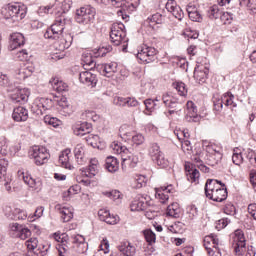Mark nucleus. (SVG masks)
Here are the masks:
<instances>
[{"instance_id": "f257e3e1", "label": "nucleus", "mask_w": 256, "mask_h": 256, "mask_svg": "<svg viewBox=\"0 0 256 256\" xmlns=\"http://www.w3.org/2000/svg\"><path fill=\"white\" fill-rule=\"evenodd\" d=\"M205 195L208 199L221 203L227 199V187L221 181L208 179L205 184Z\"/></svg>"}, {"instance_id": "f03ea898", "label": "nucleus", "mask_w": 256, "mask_h": 256, "mask_svg": "<svg viewBox=\"0 0 256 256\" xmlns=\"http://www.w3.org/2000/svg\"><path fill=\"white\" fill-rule=\"evenodd\" d=\"M110 40L113 43V45H122V51L124 53L127 52V43H129V38H127L125 25L113 24L110 31Z\"/></svg>"}, {"instance_id": "7ed1b4c3", "label": "nucleus", "mask_w": 256, "mask_h": 256, "mask_svg": "<svg viewBox=\"0 0 256 256\" xmlns=\"http://www.w3.org/2000/svg\"><path fill=\"white\" fill-rule=\"evenodd\" d=\"M155 103V109H159L161 107V101H163L165 107H168L169 115H173L174 113H179L181 111V102L177 99V97L171 95V93L166 92L162 95V97H156L152 99Z\"/></svg>"}, {"instance_id": "20e7f679", "label": "nucleus", "mask_w": 256, "mask_h": 256, "mask_svg": "<svg viewBox=\"0 0 256 256\" xmlns=\"http://www.w3.org/2000/svg\"><path fill=\"white\" fill-rule=\"evenodd\" d=\"M148 155L152 159L153 163L160 167V169H167V167H169V159L165 157V154L161 151L159 144H150Z\"/></svg>"}, {"instance_id": "39448f33", "label": "nucleus", "mask_w": 256, "mask_h": 256, "mask_svg": "<svg viewBox=\"0 0 256 256\" xmlns=\"http://www.w3.org/2000/svg\"><path fill=\"white\" fill-rule=\"evenodd\" d=\"M207 163L211 167L219 165L221 159H223V148L215 143L208 144L206 146Z\"/></svg>"}, {"instance_id": "423d86ee", "label": "nucleus", "mask_w": 256, "mask_h": 256, "mask_svg": "<svg viewBox=\"0 0 256 256\" xmlns=\"http://www.w3.org/2000/svg\"><path fill=\"white\" fill-rule=\"evenodd\" d=\"M65 17L61 16L49 27L44 33L45 39H61L63 37V31H65Z\"/></svg>"}, {"instance_id": "0eeeda50", "label": "nucleus", "mask_w": 256, "mask_h": 256, "mask_svg": "<svg viewBox=\"0 0 256 256\" xmlns=\"http://www.w3.org/2000/svg\"><path fill=\"white\" fill-rule=\"evenodd\" d=\"M95 8L87 5L76 10L75 21L79 25H89L95 19Z\"/></svg>"}, {"instance_id": "6e6552de", "label": "nucleus", "mask_w": 256, "mask_h": 256, "mask_svg": "<svg viewBox=\"0 0 256 256\" xmlns=\"http://www.w3.org/2000/svg\"><path fill=\"white\" fill-rule=\"evenodd\" d=\"M4 11L6 12V18L14 19V21H21L25 19V15H27V6L21 3H13L8 4Z\"/></svg>"}, {"instance_id": "1a4fd4ad", "label": "nucleus", "mask_w": 256, "mask_h": 256, "mask_svg": "<svg viewBox=\"0 0 256 256\" xmlns=\"http://www.w3.org/2000/svg\"><path fill=\"white\" fill-rule=\"evenodd\" d=\"M136 57L142 63H153V61H157V49L144 45L138 50Z\"/></svg>"}, {"instance_id": "9d476101", "label": "nucleus", "mask_w": 256, "mask_h": 256, "mask_svg": "<svg viewBox=\"0 0 256 256\" xmlns=\"http://www.w3.org/2000/svg\"><path fill=\"white\" fill-rule=\"evenodd\" d=\"M10 234L16 239H22V241H25V239H29V237H31V230L25 225L12 223L10 224Z\"/></svg>"}, {"instance_id": "9b49d317", "label": "nucleus", "mask_w": 256, "mask_h": 256, "mask_svg": "<svg viewBox=\"0 0 256 256\" xmlns=\"http://www.w3.org/2000/svg\"><path fill=\"white\" fill-rule=\"evenodd\" d=\"M31 156L33 157L36 165H45L49 161V152L45 147H34Z\"/></svg>"}, {"instance_id": "f8f14e48", "label": "nucleus", "mask_w": 256, "mask_h": 256, "mask_svg": "<svg viewBox=\"0 0 256 256\" xmlns=\"http://www.w3.org/2000/svg\"><path fill=\"white\" fill-rule=\"evenodd\" d=\"M149 196L138 194L130 204L131 211H145L149 207Z\"/></svg>"}, {"instance_id": "ddd939ff", "label": "nucleus", "mask_w": 256, "mask_h": 256, "mask_svg": "<svg viewBox=\"0 0 256 256\" xmlns=\"http://www.w3.org/2000/svg\"><path fill=\"white\" fill-rule=\"evenodd\" d=\"M29 95H31V92L27 88L16 89L10 95V99L14 103H20V105H23L29 101Z\"/></svg>"}, {"instance_id": "4468645a", "label": "nucleus", "mask_w": 256, "mask_h": 256, "mask_svg": "<svg viewBox=\"0 0 256 256\" xmlns=\"http://www.w3.org/2000/svg\"><path fill=\"white\" fill-rule=\"evenodd\" d=\"M73 133L78 137H87L93 129V126L89 122H76L73 126Z\"/></svg>"}, {"instance_id": "2eb2a0df", "label": "nucleus", "mask_w": 256, "mask_h": 256, "mask_svg": "<svg viewBox=\"0 0 256 256\" xmlns=\"http://www.w3.org/2000/svg\"><path fill=\"white\" fill-rule=\"evenodd\" d=\"M72 243L75 248L76 253H87V249H89V245L85 241V237L80 234L72 235Z\"/></svg>"}, {"instance_id": "dca6fc26", "label": "nucleus", "mask_w": 256, "mask_h": 256, "mask_svg": "<svg viewBox=\"0 0 256 256\" xmlns=\"http://www.w3.org/2000/svg\"><path fill=\"white\" fill-rule=\"evenodd\" d=\"M137 163H139V156L131 153L129 150L126 154L122 155V169H127V166L135 169Z\"/></svg>"}, {"instance_id": "f3484780", "label": "nucleus", "mask_w": 256, "mask_h": 256, "mask_svg": "<svg viewBox=\"0 0 256 256\" xmlns=\"http://www.w3.org/2000/svg\"><path fill=\"white\" fill-rule=\"evenodd\" d=\"M209 75V68L203 64L196 65L194 69V79L197 83H205Z\"/></svg>"}, {"instance_id": "a211bd4d", "label": "nucleus", "mask_w": 256, "mask_h": 256, "mask_svg": "<svg viewBox=\"0 0 256 256\" xmlns=\"http://www.w3.org/2000/svg\"><path fill=\"white\" fill-rule=\"evenodd\" d=\"M23 45H25V36L22 33L15 32L10 36L8 47L10 51H15V49H19Z\"/></svg>"}, {"instance_id": "6ab92c4d", "label": "nucleus", "mask_w": 256, "mask_h": 256, "mask_svg": "<svg viewBox=\"0 0 256 256\" xmlns=\"http://www.w3.org/2000/svg\"><path fill=\"white\" fill-rule=\"evenodd\" d=\"M234 243L236 244L234 249L235 253H242L243 249L246 247V240H245V234L243 233V230L238 229L234 232Z\"/></svg>"}, {"instance_id": "aec40b11", "label": "nucleus", "mask_w": 256, "mask_h": 256, "mask_svg": "<svg viewBox=\"0 0 256 256\" xmlns=\"http://www.w3.org/2000/svg\"><path fill=\"white\" fill-rule=\"evenodd\" d=\"M56 211L60 213L61 220L63 223H69L71 219H73V208L72 207H67V206H62L61 204H57L55 206Z\"/></svg>"}, {"instance_id": "412c9836", "label": "nucleus", "mask_w": 256, "mask_h": 256, "mask_svg": "<svg viewBox=\"0 0 256 256\" xmlns=\"http://www.w3.org/2000/svg\"><path fill=\"white\" fill-rule=\"evenodd\" d=\"M80 82L88 87H95L97 85V76L89 71H82L79 74Z\"/></svg>"}, {"instance_id": "4be33fe9", "label": "nucleus", "mask_w": 256, "mask_h": 256, "mask_svg": "<svg viewBox=\"0 0 256 256\" xmlns=\"http://www.w3.org/2000/svg\"><path fill=\"white\" fill-rule=\"evenodd\" d=\"M171 187L172 186H161L155 189V197L156 199H159L160 203L165 204L167 201H169V193H171Z\"/></svg>"}, {"instance_id": "5701e85b", "label": "nucleus", "mask_w": 256, "mask_h": 256, "mask_svg": "<svg viewBox=\"0 0 256 256\" xmlns=\"http://www.w3.org/2000/svg\"><path fill=\"white\" fill-rule=\"evenodd\" d=\"M12 118L18 123L27 121L29 119V111L23 106L16 107L13 110Z\"/></svg>"}, {"instance_id": "b1692460", "label": "nucleus", "mask_w": 256, "mask_h": 256, "mask_svg": "<svg viewBox=\"0 0 256 256\" xmlns=\"http://www.w3.org/2000/svg\"><path fill=\"white\" fill-rule=\"evenodd\" d=\"M186 107L188 109V116L190 117L186 118V121H188L189 123H199V121H201V118L197 114V106L195 105V103H193V101H188Z\"/></svg>"}, {"instance_id": "393cba45", "label": "nucleus", "mask_w": 256, "mask_h": 256, "mask_svg": "<svg viewBox=\"0 0 256 256\" xmlns=\"http://www.w3.org/2000/svg\"><path fill=\"white\" fill-rule=\"evenodd\" d=\"M166 9L169 13H172L173 17L178 19V21L183 19V10L181 9V6H178L175 2H167Z\"/></svg>"}, {"instance_id": "a878e982", "label": "nucleus", "mask_w": 256, "mask_h": 256, "mask_svg": "<svg viewBox=\"0 0 256 256\" xmlns=\"http://www.w3.org/2000/svg\"><path fill=\"white\" fill-rule=\"evenodd\" d=\"M120 253L124 256H135L137 253V248L135 245L131 244L130 242H124L118 247Z\"/></svg>"}, {"instance_id": "bb28decb", "label": "nucleus", "mask_w": 256, "mask_h": 256, "mask_svg": "<svg viewBox=\"0 0 256 256\" xmlns=\"http://www.w3.org/2000/svg\"><path fill=\"white\" fill-rule=\"evenodd\" d=\"M59 111L64 117H69L73 113V107L67 101V98H61L58 101Z\"/></svg>"}, {"instance_id": "cd10ccee", "label": "nucleus", "mask_w": 256, "mask_h": 256, "mask_svg": "<svg viewBox=\"0 0 256 256\" xmlns=\"http://www.w3.org/2000/svg\"><path fill=\"white\" fill-rule=\"evenodd\" d=\"M74 156L78 165L85 164V145L77 144L74 148Z\"/></svg>"}, {"instance_id": "c85d7f7f", "label": "nucleus", "mask_w": 256, "mask_h": 256, "mask_svg": "<svg viewBox=\"0 0 256 256\" xmlns=\"http://www.w3.org/2000/svg\"><path fill=\"white\" fill-rule=\"evenodd\" d=\"M105 168L109 173H117L119 171V160L113 156H108L106 158Z\"/></svg>"}, {"instance_id": "c756f323", "label": "nucleus", "mask_w": 256, "mask_h": 256, "mask_svg": "<svg viewBox=\"0 0 256 256\" xmlns=\"http://www.w3.org/2000/svg\"><path fill=\"white\" fill-rule=\"evenodd\" d=\"M69 155H71V149H65L59 156V163L65 169H73V166H71V163L69 162Z\"/></svg>"}, {"instance_id": "7c9ffc66", "label": "nucleus", "mask_w": 256, "mask_h": 256, "mask_svg": "<svg viewBox=\"0 0 256 256\" xmlns=\"http://www.w3.org/2000/svg\"><path fill=\"white\" fill-rule=\"evenodd\" d=\"M101 69L104 77H112L113 73H117V63L110 62L108 64H104L101 66Z\"/></svg>"}, {"instance_id": "2f4dec72", "label": "nucleus", "mask_w": 256, "mask_h": 256, "mask_svg": "<svg viewBox=\"0 0 256 256\" xmlns=\"http://www.w3.org/2000/svg\"><path fill=\"white\" fill-rule=\"evenodd\" d=\"M133 134V127L129 124H123L119 129V136L121 139H124V141H128L131 139Z\"/></svg>"}, {"instance_id": "473e14b6", "label": "nucleus", "mask_w": 256, "mask_h": 256, "mask_svg": "<svg viewBox=\"0 0 256 256\" xmlns=\"http://www.w3.org/2000/svg\"><path fill=\"white\" fill-rule=\"evenodd\" d=\"M59 39L60 40L58 41V45L60 51H65V49H69L71 47V44L73 43V36H71V34H66Z\"/></svg>"}, {"instance_id": "72a5a7b5", "label": "nucleus", "mask_w": 256, "mask_h": 256, "mask_svg": "<svg viewBox=\"0 0 256 256\" xmlns=\"http://www.w3.org/2000/svg\"><path fill=\"white\" fill-rule=\"evenodd\" d=\"M235 99V95L231 92H226L222 95V102L225 107H230V109H235L237 107V103L233 101Z\"/></svg>"}, {"instance_id": "f704fd0d", "label": "nucleus", "mask_w": 256, "mask_h": 256, "mask_svg": "<svg viewBox=\"0 0 256 256\" xmlns=\"http://www.w3.org/2000/svg\"><path fill=\"white\" fill-rule=\"evenodd\" d=\"M81 171L82 177H88L89 179H93V177H95V175H97L99 171V166L95 164L89 165L88 168H83L81 169Z\"/></svg>"}, {"instance_id": "c9c22d12", "label": "nucleus", "mask_w": 256, "mask_h": 256, "mask_svg": "<svg viewBox=\"0 0 256 256\" xmlns=\"http://www.w3.org/2000/svg\"><path fill=\"white\" fill-rule=\"evenodd\" d=\"M159 23H161V14L159 13L152 15L145 21L147 27H149V29H151L152 31H155V29H157V25H159Z\"/></svg>"}, {"instance_id": "e433bc0d", "label": "nucleus", "mask_w": 256, "mask_h": 256, "mask_svg": "<svg viewBox=\"0 0 256 256\" xmlns=\"http://www.w3.org/2000/svg\"><path fill=\"white\" fill-rule=\"evenodd\" d=\"M34 71L35 68H33V66H23L17 72L18 79H27V77L33 75Z\"/></svg>"}, {"instance_id": "4c0bfd02", "label": "nucleus", "mask_w": 256, "mask_h": 256, "mask_svg": "<svg viewBox=\"0 0 256 256\" xmlns=\"http://www.w3.org/2000/svg\"><path fill=\"white\" fill-rule=\"evenodd\" d=\"M50 84L52 85L54 91H57V93H63V91H67V84L63 81H59L57 78L51 79Z\"/></svg>"}, {"instance_id": "58836bf2", "label": "nucleus", "mask_w": 256, "mask_h": 256, "mask_svg": "<svg viewBox=\"0 0 256 256\" xmlns=\"http://www.w3.org/2000/svg\"><path fill=\"white\" fill-rule=\"evenodd\" d=\"M111 149L116 153V155H121V159L123 160V155H126V153L129 151L123 144L118 142H113L110 145Z\"/></svg>"}, {"instance_id": "ea45409f", "label": "nucleus", "mask_w": 256, "mask_h": 256, "mask_svg": "<svg viewBox=\"0 0 256 256\" xmlns=\"http://www.w3.org/2000/svg\"><path fill=\"white\" fill-rule=\"evenodd\" d=\"M18 177L20 180L24 181L26 185H28L32 189H35V185H37V182L31 176L25 175V172L23 171H18Z\"/></svg>"}, {"instance_id": "a19ab883", "label": "nucleus", "mask_w": 256, "mask_h": 256, "mask_svg": "<svg viewBox=\"0 0 256 256\" xmlns=\"http://www.w3.org/2000/svg\"><path fill=\"white\" fill-rule=\"evenodd\" d=\"M179 213H180V210H179V205L177 203H172L167 207L166 215H168V217L179 219V216H180Z\"/></svg>"}, {"instance_id": "79ce46f5", "label": "nucleus", "mask_w": 256, "mask_h": 256, "mask_svg": "<svg viewBox=\"0 0 256 256\" xmlns=\"http://www.w3.org/2000/svg\"><path fill=\"white\" fill-rule=\"evenodd\" d=\"M187 13L191 21H195L197 23H201V21H203V16H201V13H199L197 10H193V7L188 6Z\"/></svg>"}, {"instance_id": "37998d69", "label": "nucleus", "mask_w": 256, "mask_h": 256, "mask_svg": "<svg viewBox=\"0 0 256 256\" xmlns=\"http://www.w3.org/2000/svg\"><path fill=\"white\" fill-rule=\"evenodd\" d=\"M103 195L105 197H108L109 199H112L115 203L119 204L121 203V199H123L122 194L119 192V190H112V191H106L103 192Z\"/></svg>"}, {"instance_id": "c03bdc74", "label": "nucleus", "mask_w": 256, "mask_h": 256, "mask_svg": "<svg viewBox=\"0 0 256 256\" xmlns=\"http://www.w3.org/2000/svg\"><path fill=\"white\" fill-rule=\"evenodd\" d=\"M186 176L188 181H190V183H199V170H197L196 168H192V169H188L186 170Z\"/></svg>"}, {"instance_id": "a18cd8bd", "label": "nucleus", "mask_w": 256, "mask_h": 256, "mask_svg": "<svg viewBox=\"0 0 256 256\" xmlns=\"http://www.w3.org/2000/svg\"><path fill=\"white\" fill-rule=\"evenodd\" d=\"M138 7H139V0H130L124 4L123 9L128 13H133V11H137Z\"/></svg>"}, {"instance_id": "49530a36", "label": "nucleus", "mask_w": 256, "mask_h": 256, "mask_svg": "<svg viewBox=\"0 0 256 256\" xmlns=\"http://www.w3.org/2000/svg\"><path fill=\"white\" fill-rule=\"evenodd\" d=\"M172 87L176 89L177 93L180 95V97H186L187 95V86L183 82H174L172 84Z\"/></svg>"}, {"instance_id": "de8ad7c7", "label": "nucleus", "mask_w": 256, "mask_h": 256, "mask_svg": "<svg viewBox=\"0 0 256 256\" xmlns=\"http://www.w3.org/2000/svg\"><path fill=\"white\" fill-rule=\"evenodd\" d=\"M11 219H15L16 221H25L27 219V212L25 210H21L20 208H15L13 210V217Z\"/></svg>"}, {"instance_id": "09e8293b", "label": "nucleus", "mask_w": 256, "mask_h": 256, "mask_svg": "<svg viewBox=\"0 0 256 256\" xmlns=\"http://www.w3.org/2000/svg\"><path fill=\"white\" fill-rule=\"evenodd\" d=\"M207 15L209 19H219L221 17V11L219 10V6L213 5L207 11Z\"/></svg>"}, {"instance_id": "8fccbe9b", "label": "nucleus", "mask_w": 256, "mask_h": 256, "mask_svg": "<svg viewBox=\"0 0 256 256\" xmlns=\"http://www.w3.org/2000/svg\"><path fill=\"white\" fill-rule=\"evenodd\" d=\"M84 139L86 143L91 145V147H93L94 149L95 147H97V143H99V135L91 134V132L87 134V136H85Z\"/></svg>"}, {"instance_id": "3c124183", "label": "nucleus", "mask_w": 256, "mask_h": 256, "mask_svg": "<svg viewBox=\"0 0 256 256\" xmlns=\"http://www.w3.org/2000/svg\"><path fill=\"white\" fill-rule=\"evenodd\" d=\"M243 154L241 153V150H239V148H235L234 149V153L232 155V161L234 163V165H241V163H243Z\"/></svg>"}, {"instance_id": "603ef678", "label": "nucleus", "mask_w": 256, "mask_h": 256, "mask_svg": "<svg viewBox=\"0 0 256 256\" xmlns=\"http://www.w3.org/2000/svg\"><path fill=\"white\" fill-rule=\"evenodd\" d=\"M144 238L148 242V245H153L155 241H157V236L153 233L151 229H147L143 231Z\"/></svg>"}, {"instance_id": "864d4df0", "label": "nucleus", "mask_w": 256, "mask_h": 256, "mask_svg": "<svg viewBox=\"0 0 256 256\" xmlns=\"http://www.w3.org/2000/svg\"><path fill=\"white\" fill-rule=\"evenodd\" d=\"M25 245L28 251H32V253H35L37 247L39 246V240H37V238H30L25 242Z\"/></svg>"}, {"instance_id": "5fc2aeb1", "label": "nucleus", "mask_w": 256, "mask_h": 256, "mask_svg": "<svg viewBox=\"0 0 256 256\" xmlns=\"http://www.w3.org/2000/svg\"><path fill=\"white\" fill-rule=\"evenodd\" d=\"M130 139L132 140V143H134V145L139 146L145 143V136H143V134L141 133L132 132V136Z\"/></svg>"}, {"instance_id": "6e6d98bb", "label": "nucleus", "mask_w": 256, "mask_h": 256, "mask_svg": "<svg viewBox=\"0 0 256 256\" xmlns=\"http://www.w3.org/2000/svg\"><path fill=\"white\" fill-rule=\"evenodd\" d=\"M44 123H46V125H51L55 129H57V127H59L62 124L61 120L55 117H50V116H46L44 118Z\"/></svg>"}, {"instance_id": "4d7b16f0", "label": "nucleus", "mask_w": 256, "mask_h": 256, "mask_svg": "<svg viewBox=\"0 0 256 256\" xmlns=\"http://www.w3.org/2000/svg\"><path fill=\"white\" fill-rule=\"evenodd\" d=\"M47 251H49V246L45 244H38L34 255L36 256H45L47 255Z\"/></svg>"}, {"instance_id": "13d9d810", "label": "nucleus", "mask_w": 256, "mask_h": 256, "mask_svg": "<svg viewBox=\"0 0 256 256\" xmlns=\"http://www.w3.org/2000/svg\"><path fill=\"white\" fill-rule=\"evenodd\" d=\"M187 213L189 215V219L193 221L199 215V210L197 209V206L194 204L187 207Z\"/></svg>"}, {"instance_id": "bf43d9fd", "label": "nucleus", "mask_w": 256, "mask_h": 256, "mask_svg": "<svg viewBox=\"0 0 256 256\" xmlns=\"http://www.w3.org/2000/svg\"><path fill=\"white\" fill-rule=\"evenodd\" d=\"M7 167H9V162L5 159L0 160V179H3L7 175Z\"/></svg>"}, {"instance_id": "052dcab7", "label": "nucleus", "mask_w": 256, "mask_h": 256, "mask_svg": "<svg viewBox=\"0 0 256 256\" xmlns=\"http://www.w3.org/2000/svg\"><path fill=\"white\" fill-rule=\"evenodd\" d=\"M220 20L222 21L223 25H230L231 21H233V14L224 12L223 14H220Z\"/></svg>"}, {"instance_id": "680f3d73", "label": "nucleus", "mask_w": 256, "mask_h": 256, "mask_svg": "<svg viewBox=\"0 0 256 256\" xmlns=\"http://www.w3.org/2000/svg\"><path fill=\"white\" fill-rule=\"evenodd\" d=\"M42 101V111H49L50 109L53 108V100L48 99V98H41Z\"/></svg>"}, {"instance_id": "e2e57ef3", "label": "nucleus", "mask_w": 256, "mask_h": 256, "mask_svg": "<svg viewBox=\"0 0 256 256\" xmlns=\"http://www.w3.org/2000/svg\"><path fill=\"white\" fill-rule=\"evenodd\" d=\"M83 62L85 65H88V67H95V60H93V56L89 53L83 54Z\"/></svg>"}, {"instance_id": "0e129e2a", "label": "nucleus", "mask_w": 256, "mask_h": 256, "mask_svg": "<svg viewBox=\"0 0 256 256\" xmlns=\"http://www.w3.org/2000/svg\"><path fill=\"white\" fill-rule=\"evenodd\" d=\"M127 101V97L115 96L113 99L114 105L117 107H125Z\"/></svg>"}, {"instance_id": "69168bd1", "label": "nucleus", "mask_w": 256, "mask_h": 256, "mask_svg": "<svg viewBox=\"0 0 256 256\" xmlns=\"http://www.w3.org/2000/svg\"><path fill=\"white\" fill-rule=\"evenodd\" d=\"M144 105L146 107V111H149V113H153L155 111V102H153V99L149 98L144 100Z\"/></svg>"}, {"instance_id": "338daca9", "label": "nucleus", "mask_w": 256, "mask_h": 256, "mask_svg": "<svg viewBox=\"0 0 256 256\" xmlns=\"http://www.w3.org/2000/svg\"><path fill=\"white\" fill-rule=\"evenodd\" d=\"M184 35L188 37V39H198L199 38V32L192 29H186L184 31Z\"/></svg>"}, {"instance_id": "774afa93", "label": "nucleus", "mask_w": 256, "mask_h": 256, "mask_svg": "<svg viewBox=\"0 0 256 256\" xmlns=\"http://www.w3.org/2000/svg\"><path fill=\"white\" fill-rule=\"evenodd\" d=\"M125 107H139V101L135 97H126Z\"/></svg>"}]
</instances>
